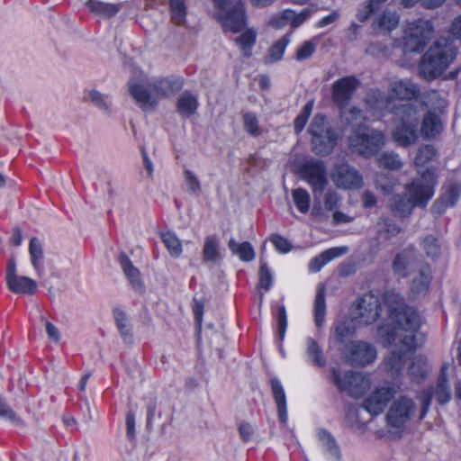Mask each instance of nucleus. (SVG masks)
I'll return each mask as SVG.
<instances>
[{
  "mask_svg": "<svg viewBox=\"0 0 461 461\" xmlns=\"http://www.w3.org/2000/svg\"><path fill=\"white\" fill-rule=\"evenodd\" d=\"M420 177L406 185L405 195H395L390 207L394 215L407 217L415 206L424 207L433 195L435 175L430 169L420 173Z\"/></svg>",
  "mask_w": 461,
  "mask_h": 461,
  "instance_id": "obj_1",
  "label": "nucleus"
},
{
  "mask_svg": "<svg viewBox=\"0 0 461 461\" xmlns=\"http://www.w3.org/2000/svg\"><path fill=\"white\" fill-rule=\"evenodd\" d=\"M357 316L345 315L336 320L332 325L331 334L339 346L346 347L347 341L357 334L358 324L375 323V293L370 291L359 296L356 302Z\"/></svg>",
  "mask_w": 461,
  "mask_h": 461,
  "instance_id": "obj_2",
  "label": "nucleus"
},
{
  "mask_svg": "<svg viewBox=\"0 0 461 461\" xmlns=\"http://www.w3.org/2000/svg\"><path fill=\"white\" fill-rule=\"evenodd\" d=\"M457 49L453 41L441 38L424 53L419 62V75L431 81L438 78L456 59Z\"/></svg>",
  "mask_w": 461,
  "mask_h": 461,
  "instance_id": "obj_3",
  "label": "nucleus"
},
{
  "mask_svg": "<svg viewBox=\"0 0 461 461\" xmlns=\"http://www.w3.org/2000/svg\"><path fill=\"white\" fill-rule=\"evenodd\" d=\"M397 123L392 132L393 141L403 148L413 145L419 138L420 113L418 108L409 102L394 106Z\"/></svg>",
  "mask_w": 461,
  "mask_h": 461,
  "instance_id": "obj_4",
  "label": "nucleus"
},
{
  "mask_svg": "<svg viewBox=\"0 0 461 461\" xmlns=\"http://www.w3.org/2000/svg\"><path fill=\"white\" fill-rule=\"evenodd\" d=\"M390 318L396 323L398 330L415 333L421 325V318L417 311L404 303L403 298L394 291H387L383 296Z\"/></svg>",
  "mask_w": 461,
  "mask_h": 461,
  "instance_id": "obj_5",
  "label": "nucleus"
},
{
  "mask_svg": "<svg viewBox=\"0 0 461 461\" xmlns=\"http://www.w3.org/2000/svg\"><path fill=\"white\" fill-rule=\"evenodd\" d=\"M360 84V80L356 76H345L334 81L331 86L332 101L342 111V117L345 118L348 126L357 125V121L362 117V111L356 106L348 111H343Z\"/></svg>",
  "mask_w": 461,
  "mask_h": 461,
  "instance_id": "obj_6",
  "label": "nucleus"
},
{
  "mask_svg": "<svg viewBox=\"0 0 461 461\" xmlns=\"http://www.w3.org/2000/svg\"><path fill=\"white\" fill-rule=\"evenodd\" d=\"M399 331L397 329L387 330L384 338V347L394 344L397 339H399L400 343L405 348L404 350H392L384 359V368L392 375H397L403 370L408 353L413 352L418 347L414 333L402 336Z\"/></svg>",
  "mask_w": 461,
  "mask_h": 461,
  "instance_id": "obj_7",
  "label": "nucleus"
},
{
  "mask_svg": "<svg viewBox=\"0 0 461 461\" xmlns=\"http://www.w3.org/2000/svg\"><path fill=\"white\" fill-rule=\"evenodd\" d=\"M311 136V149L317 156L331 154L338 144L339 135L334 129L328 125L327 116L316 113L308 128Z\"/></svg>",
  "mask_w": 461,
  "mask_h": 461,
  "instance_id": "obj_8",
  "label": "nucleus"
},
{
  "mask_svg": "<svg viewBox=\"0 0 461 461\" xmlns=\"http://www.w3.org/2000/svg\"><path fill=\"white\" fill-rule=\"evenodd\" d=\"M330 380L340 393H347L354 399L362 398L371 386L369 378L363 373L355 370L342 373L338 367L330 368Z\"/></svg>",
  "mask_w": 461,
  "mask_h": 461,
  "instance_id": "obj_9",
  "label": "nucleus"
},
{
  "mask_svg": "<svg viewBox=\"0 0 461 461\" xmlns=\"http://www.w3.org/2000/svg\"><path fill=\"white\" fill-rule=\"evenodd\" d=\"M214 7L218 10L215 17L221 23L224 32L238 33L247 27L246 8L242 2H237L227 10L231 0H212Z\"/></svg>",
  "mask_w": 461,
  "mask_h": 461,
  "instance_id": "obj_10",
  "label": "nucleus"
},
{
  "mask_svg": "<svg viewBox=\"0 0 461 461\" xmlns=\"http://www.w3.org/2000/svg\"><path fill=\"white\" fill-rule=\"evenodd\" d=\"M433 25L430 21L418 19L407 26L404 32L403 46L406 51L420 52L432 37Z\"/></svg>",
  "mask_w": 461,
  "mask_h": 461,
  "instance_id": "obj_11",
  "label": "nucleus"
},
{
  "mask_svg": "<svg viewBox=\"0 0 461 461\" xmlns=\"http://www.w3.org/2000/svg\"><path fill=\"white\" fill-rule=\"evenodd\" d=\"M340 351L346 362L354 367H364L375 360V347L363 340L349 341Z\"/></svg>",
  "mask_w": 461,
  "mask_h": 461,
  "instance_id": "obj_12",
  "label": "nucleus"
},
{
  "mask_svg": "<svg viewBox=\"0 0 461 461\" xmlns=\"http://www.w3.org/2000/svg\"><path fill=\"white\" fill-rule=\"evenodd\" d=\"M416 412V403L408 396H401L392 403L387 414L388 426L402 429Z\"/></svg>",
  "mask_w": 461,
  "mask_h": 461,
  "instance_id": "obj_13",
  "label": "nucleus"
},
{
  "mask_svg": "<svg viewBox=\"0 0 461 461\" xmlns=\"http://www.w3.org/2000/svg\"><path fill=\"white\" fill-rule=\"evenodd\" d=\"M5 282L7 288L18 294L32 295L37 292V282L28 276H18L16 268V260L11 257L6 263Z\"/></svg>",
  "mask_w": 461,
  "mask_h": 461,
  "instance_id": "obj_14",
  "label": "nucleus"
},
{
  "mask_svg": "<svg viewBox=\"0 0 461 461\" xmlns=\"http://www.w3.org/2000/svg\"><path fill=\"white\" fill-rule=\"evenodd\" d=\"M300 173L314 194L322 193L328 185L327 168L322 160H310L300 167Z\"/></svg>",
  "mask_w": 461,
  "mask_h": 461,
  "instance_id": "obj_15",
  "label": "nucleus"
},
{
  "mask_svg": "<svg viewBox=\"0 0 461 461\" xmlns=\"http://www.w3.org/2000/svg\"><path fill=\"white\" fill-rule=\"evenodd\" d=\"M331 179L337 187L345 190H357L363 186L361 174L348 163L336 164L331 172Z\"/></svg>",
  "mask_w": 461,
  "mask_h": 461,
  "instance_id": "obj_16",
  "label": "nucleus"
},
{
  "mask_svg": "<svg viewBox=\"0 0 461 461\" xmlns=\"http://www.w3.org/2000/svg\"><path fill=\"white\" fill-rule=\"evenodd\" d=\"M423 263L418 259L412 249H407L398 253L393 261V269L395 274L405 277L418 271Z\"/></svg>",
  "mask_w": 461,
  "mask_h": 461,
  "instance_id": "obj_17",
  "label": "nucleus"
},
{
  "mask_svg": "<svg viewBox=\"0 0 461 461\" xmlns=\"http://www.w3.org/2000/svg\"><path fill=\"white\" fill-rule=\"evenodd\" d=\"M148 86L158 98H165L176 95L184 86V79L177 76H169L149 82Z\"/></svg>",
  "mask_w": 461,
  "mask_h": 461,
  "instance_id": "obj_18",
  "label": "nucleus"
},
{
  "mask_svg": "<svg viewBox=\"0 0 461 461\" xmlns=\"http://www.w3.org/2000/svg\"><path fill=\"white\" fill-rule=\"evenodd\" d=\"M348 143L353 151L364 157L375 155V134L355 132L349 136Z\"/></svg>",
  "mask_w": 461,
  "mask_h": 461,
  "instance_id": "obj_19",
  "label": "nucleus"
},
{
  "mask_svg": "<svg viewBox=\"0 0 461 461\" xmlns=\"http://www.w3.org/2000/svg\"><path fill=\"white\" fill-rule=\"evenodd\" d=\"M129 90L134 100L140 104L142 110H146L148 107L154 109L158 102L151 96L152 91L149 86H144L133 80L129 82Z\"/></svg>",
  "mask_w": 461,
  "mask_h": 461,
  "instance_id": "obj_20",
  "label": "nucleus"
},
{
  "mask_svg": "<svg viewBox=\"0 0 461 461\" xmlns=\"http://www.w3.org/2000/svg\"><path fill=\"white\" fill-rule=\"evenodd\" d=\"M271 392L276 404L278 420L285 425L288 420L287 402L285 389L281 382L274 377L270 380Z\"/></svg>",
  "mask_w": 461,
  "mask_h": 461,
  "instance_id": "obj_21",
  "label": "nucleus"
},
{
  "mask_svg": "<svg viewBox=\"0 0 461 461\" xmlns=\"http://www.w3.org/2000/svg\"><path fill=\"white\" fill-rule=\"evenodd\" d=\"M118 260L125 276L129 280L132 288L136 291L143 292L144 284L141 280L140 272L137 267L133 266L131 260L126 255V253L121 252Z\"/></svg>",
  "mask_w": 461,
  "mask_h": 461,
  "instance_id": "obj_22",
  "label": "nucleus"
},
{
  "mask_svg": "<svg viewBox=\"0 0 461 461\" xmlns=\"http://www.w3.org/2000/svg\"><path fill=\"white\" fill-rule=\"evenodd\" d=\"M431 280L430 267L427 264L420 266L418 275L413 278L411 293L414 297L425 295L429 291Z\"/></svg>",
  "mask_w": 461,
  "mask_h": 461,
  "instance_id": "obj_23",
  "label": "nucleus"
},
{
  "mask_svg": "<svg viewBox=\"0 0 461 461\" xmlns=\"http://www.w3.org/2000/svg\"><path fill=\"white\" fill-rule=\"evenodd\" d=\"M347 247H334L328 249L314 257L310 263V267L314 271H320L325 265L332 261L333 259L347 253Z\"/></svg>",
  "mask_w": 461,
  "mask_h": 461,
  "instance_id": "obj_24",
  "label": "nucleus"
},
{
  "mask_svg": "<svg viewBox=\"0 0 461 461\" xmlns=\"http://www.w3.org/2000/svg\"><path fill=\"white\" fill-rule=\"evenodd\" d=\"M429 372L428 359L422 355H418L411 360L408 368V375L414 383L420 384Z\"/></svg>",
  "mask_w": 461,
  "mask_h": 461,
  "instance_id": "obj_25",
  "label": "nucleus"
},
{
  "mask_svg": "<svg viewBox=\"0 0 461 461\" xmlns=\"http://www.w3.org/2000/svg\"><path fill=\"white\" fill-rule=\"evenodd\" d=\"M460 192L461 187L458 185H450L440 198L435 202L433 210L438 214H441L447 207L455 205L460 195Z\"/></svg>",
  "mask_w": 461,
  "mask_h": 461,
  "instance_id": "obj_26",
  "label": "nucleus"
},
{
  "mask_svg": "<svg viewBox=\"0 0 461 461\" xmlns=\"http://www.w3.org/2000/svg\"><path fill=\"white\" fill-rule=\"evenodd\" d=\"M399 23V15L393 10L384 11L376 17V34H386L394 30Z\"/></svg>",
  "mask_w": 461,
  "mask_h": 461,
  "instance_id": "obj_27",
  "label": "nucleus"
},
{
  "mask_svg": "<svg viewBox=\"0 0 461 461\" xmlns=\"http://www.w3.org/2000/svg\"><path fill=\"white\" fill-rule=\"evenodd\" d=\"M313 317L315 326L321 329L326 318V298H325V288L322 285H319L316 291L313 305Z\"/></svg>",
  "mask_w": 461,
  "mask_h": 461,
  "instance_id": "obj_28",
  "label": "nucleus"
},
{
  "mask_svg": "<svg viewBox=\"0 0 461 461\" xmlns=\"http://www.w3.org/2000/svg\"><path fill=\"white\" fill-rule=\"evenodd\" d=\"M306 355L312 365L317 367H324L326 366V357L323 350L318 341L312 337L306 339Z\"/></svg>",
  "mask_w": 461,
  "mask_h": 461,
  "instance_id": "obj_29",
  "label": "nucleus"
},
{
  "mask_svg": "<svg viewBox=\"0 0 461 461\" xmlns=\"http://www.w3.org/2000/svg\"><path fill=\"white\" fill-rule=\"evenodd\" d=\"M29 254L31 258V263L36 271V273L41 276L44 271L43 267V249L41 243L36 237H32L29 243Z\"/></svg>",
  "mask_w": 461,
  "mask_h": 461,
  "instance_id": "obj_30",
  "label": "nucleus"
},
{
  "mask_svg": "<svg viewBox=\"0 0 461 461\" xmlns=\"http://www.w3.org/2000/svg\"><path fill=\"white\" fill-rule=\"evenodd\" d=\"M256 42L257 32L254 29H247L235 39V43L239 46L244 58H250L252 56V50Z\"/></svg>",
  "mask_w": 461,
  "mask_h": 461,
  "instance_id": "obj_31",
  "label": "nucleus"
},
{
  "mask_svg": "<svg viewBox=\"0 0 461 461\" xmlns=\"http://www.w3.org/2000/svg\"><path fill=\"white\" fill-rule=\"evenodd\" d=\"M177 111L182 117L193 116L198 108V101L195 96L188 92L183 93L177 99Z\"/></svg>",
  "mask_w": 461,
  "mask_h": 461,
  "instance_id": "obj_32",
  "label": "nucleus"
},
{
  "mask_svg": "<svg viewBox=\"0 0 461 461\" xmlns=\"http://www.w3.org/2000/svg\"><path fill=\"white\" fill-rule=\"evenodd\" d=\"M442 131V124L439 117L429 112L423 118L420 131L428 139L434 138Z\"/></svg>",
  "mask_w": 461,
  "mask_h": 461,
  "instance_id": "obj_33",
  "label": "nucleus"
},
{
  "mask_svg": "<svg viewBox=\"0 0 461 461\" xmlns=\"http://www.w3.org/2000/svg\"><path fill=\"white\" fill-rule=\"evenodd\" d=\"M228 247L243 262H250L255 258L254 248L249 241L238 243L234 239H230L228 242Z\"/></svg>",
  "mask_w": 461,
  "mask_h": 461,
  "instance_id": "obj_34",
  "label": "nucleus"
},
{
  "mask_svg": "<svg viewBox=\"0 0 461 461\" xmlns=\"http://www.w3.org/2000/svg\"><path fill=\"white\" fill-rule=\"evenodd\" d=\"M447 368V364H444L441 367L440 374L438 379V384L435 392L432 393L435 395L437 401L440 404L447 403L451 398L450 389L447 384L446 370Z\"/></svg>",
  "mask_w": 461,
  "mask_h": 461,
  "instance_id": "obj_35",
  "label": "nucleus"
},
{
  "mask_svg": "<svg viewBox=\"0 0 461 461\" xmlns=\"http://www.w3.org/2000/svg\"><path fill=\"white\" fill-rule=\"evenodd\" d=\"M376 160L380 167L389 171H398L403 166L400 156L393 151L381 152Z\"/></svg>",
  "mask_w": 461,
  "mask_h": 461,
  "instance_id": "obj_36",
  "label": "nucleus"
},
{
  "mask_svg": "<svg viewBox=\"0 0 461 461\" xmlns=\"http://www.w3.org/2000/svg\"><path fill=\"white\" fill-rule=\"evenodd\" d=\"M290 42L289 34H285L276 41L267 51L266 63H274L282 59L285 51Z\"/></svg>",
  "mask_w": 461,
  "mask_h": 461,
  "instance_id": "obj_37",
  "label": "nucleus"
},
{
  "mask_svg": "<svg viewBox=\"0 0 461 461\" xmlns=\"http://www.w3.org/2000/svg\"><path fill=\"white\" fill-rule=\"evenodd\" d=\"M399 391L400 386L396 384H387L380 388H376V415L383 411V406Z\"/></svg>",
  "mask_w": 461,
  "mask_h": 461,
  "instance_id": "obj_38",
  "label": "nucleus"
},
{
  "mask_svg": "<svg viewBox=\"0 0 461 461\" xmlns=\"http://www.w3.org/2000/svg\"><path fill=\"white\" fill-rule=\"evenodd\" d=\"M113 312L120 335L125 342L131 343L132 341V332L128 325L126 313L120 308H114Z\"/></svg>",
  "mask_w": 461,
  "mask_h": 461,
  "instance_id": "obj_39",
  "label": "nucleus"
},
{
  "mask_svg": "<svg viewBox=\"0 0 461 461\" xmlns=\"http://www.w3.org/2000/svg\"><path fill=\"white\" fill-rule=\"evenodd\" d=\"M86 6L90 12L111 18L119 12V7L116 5L103 3L98 0H87Z\"/></svg>",
  "mask_w": 461,
  "mask_h": 461,
  "instance_id": "obj_40",
  "label": "nucleus"
},
{
  "mask_svg": "<svg viewBox=\"0 0 461 461\" xmlns=\"http://www.w3.org/2000/svg\"><path fill=\"white\" fill-rule=\"evenodd\" d=\"M169 11L174 24L182 25L185 23L187 14L185 0H170Z\"/></svg>",
  "mask_w": 461,
  "mask_h": 461,
  "instance_id": "obj_41",
  "label": "nucleus"
},
{
  "mask_svg": "<svg viewBox=\"0 0 461 461\" xmlns=\"http://www.w3.org/2000/svg\"><path fill=\"white\" fill-rule=\"evenodd\" d=\"M318 436L319 439L322 441L329 455L336 461H339L340 459L341 454L335 438L325 429H320Z\"/></svg>",
  "mask_w": 461,
  "mask_h": 461,
  "instance_id": "obj_42",
  "label": "nucleus"
},
{
  "mask_svg": "<svg viewBox=\"0 0 461 461\" xmlns=\"http://www.w3.org/2000/svg\"><path fill=\"white\" fill-rule=\"evenodd\" d=\"M393 93L399 99L410 100L420 94L418 86L409 81H400L393 88Z\"/></svg>",
  "mask_w": 461,
  "mask_h": 461,
  "instance_id": "obj_43",
  "label": "nucleus"
},
{
  "mask_svg": "<svg viewBox=\"0 0 461 461\" xmlns=\"http://www.w3.org/2000/svg\"><path fill=\"white\" fill-rule=\"evenodd\" d=\"M161 240L173 258H179L183 252L182 243L172 231L162 233Z\"/></svg>",
  "mask_w": 461,
  "mask_h": 461,
  "instance_id": "obj_44",
  "label": "nucleus"
},
{
  "mask_svg": "<svg viewBox=\"0 0 461 461\" xmlns=\"http://www.w3.org/2000/svg\"><path fill=\"white\" fill-rule=\"evenodd\" d=\"M294 203L301 213H307L311 206V196L307 190L299 187L292 191Z\"/></svg>",
  "mask_w": 461,
  "mask_h": 461,
  "instance_id": "obj_45",
  "label": "nucleus"
},
{
  "mask_svg": "<svg viewBox=\"0 0 461 461\" xmlns=\"http://www.w3.org/2000/svg\"><path fill=\"white\" fill-rule=\"evenodd\" d=\"M314 106V100H309L303 107L300 113L294 121V131L296 134H300L305 128L307 122L312 113Z\"/></svg>",
  "mask_w": 461,
  "mask_h": 461,
  "instance_id": "obj_46",
  "label": "nucleus"
},
{
  "mask_svg": "<svg viewBox=\"0 0 461 461\" xmlns=\"http://www.w3.org/2000/svg\"><path fill=\"white\" fill-rule=\"evenodd\" d=\"M203 256L204 261L216 262L220 258V252L218 249V241L215 236H207L205 238Z\"/></svg>",
  "mask_w": 461,
  "mask_h": 461,
  "instance_id": "obj_47",
  "label": "nucleus"
},
{
  "mask_svg": "<svg viewBox=\"0 0 461 461\" xmlns=\"http://www.w3.org/2000/svg\"><path fill=\"white\" fill-rule=\"evenodd\" d=\"M437 158V150L432 145H425L418 149L414 163L418 167H424Z\"/></svg>",
  "mask_w": 461,
  "mask_h": 461,
  "instance_id": "obj_48",
  "label": "nucleus"
},
{
  "mask_svg": "<svg viewBox=\"0 0 461 461\" xmlns=\"http://www.w3.org/2000/svg\"><path fill=\"white\" fill-rule=\"evenodd\" d=\"M276 319L277 323L276 334L280 343H282L287 330V313L284 304L277 307Z\"/></svg>",
  "mask_w": 461,
  "mask_h": 461,
  "instance_id": "obj_49",
  "label": "nucleus"
},
{
  "mask_svg": "<svg viewBox=\"0 0 461 461\" xmlns=\"http://www.w3.org/2000/svg\"><path fill=\"white\" fill-rule=\"evenodd\" d=\"M422 247L426 255L429 258H437L440 254V244L432 235L426 236L422 241Z\"/></svg>",
  "mask_w": 461,
  "mask_h": 461,
  "instance_id": "obj_50",
  "label": "nucleus"
},
{
  "mask_svg": "<svg viewBox=\"0 0 461 461\" xmlns=\"http://www.w3.org/2000/svg\"><path fill=\"white\" fill-rule=\"evenodd\" d=\"M243 125L245 131L251 136L257 137L260 134L258 120L252 113H246L243 115Z\"/></svg>",
  "mask_w": 461,
  "mask_h": 461,
  "instance_id": "obj_51",
  "label": "nucleus"
},
{
  "mask_svg": "<svg viewBox=\"0 0 461 461\" xmlns=\"http://www.w3.org/2000/svg\"><path fill=\"white\" fill-rule=\"evenodd\" d=\"M294 16V11L291 9H285L283 12L273 15L269 21V24L276 28L280 29L285 27Z\"/></svg>",
  "mask_w": 461,
  "mask_h": 461,
  "instance_id": "obj_52",
  "label": "nucleus"
},
{
  "mask_svg": "<svg viewBox=\"0 0 461 461\" xmlns=\"http://www.w3.org/2000/svg\"><path fill=\"white\" fill-rule=\"evenodd\" d=\"M258 285L265 291H269L273 285V276L267 264H261L259 267Z\"/></svg>",
  "mask_w": 461,
  "mask_h": 461,
  "instance_id": "obj_53",
  "label": "nucleus"
},
{
  "mask_svg": "<svg viewBox=\"0 0 461 461\" xmlns=\"http://www.w3.org/2000/svg\"><path fill=\"white\" fill-rule=\"evenodd\" d=\"M270 241L273 243L276 249L281 253H288L292 249V245L289 240L280 234H272Z\"/></svg>",
  "mask_w": 461,
  "mask_h": 461,
  "instance_id": "obj_54",
  "label": "nucleus"
},
{
  "mask_svg": "<svg viewBox=\"0 0 461 461\" xmlns=\"http://www.w3.org/2000/svg\"><path fill=\"white\" fill-rule=\"evenodd\" d=\"M314 50H315L314 44L310 41H306L300 47H298L296 53H295V59L298 61L307 59L312 56V54L314 53Z\"/></svg>",
  "mask_w": 461,
  "mask_h": 461,
  "instance_id": "obj_55",
  "label": "nucleus"
},
{
  "mask_svg": "<svg viewBox=\"0 0 461 461\" xmlns=\"http://www.w3.org/2000/svg\"><path fill=\"white\" fill-rule=\"evenodd\" d=\"M184 174L189 191L194 194L200 192L201 185L195 175L188 169H186Z\"/></svg>",
  "mask_w": 461,
  "mask_h": 461,
  "instance_id": "obj_56",
  "label": "nucleus"
},
{
  "mask_svg": "<svg viewBox=\"0 0 461 461\" xmlns=\"http://www.w3.org/2000/svg\"><path fill=\"white\" fill-rule=\"evenodd\" d=\"M340 198L335 192H328L324 197V205L328 211H334L339 206Z\"/></svg>",
  "mask_w": 461,
  "mask_h": 461,
  "instance_id": "obj_57",
  "label": "nucleus"
},
{
  "mask_svg": "<svg viewBox=\"0 0 461 461\" xmlns=\"http://www.w3.org/2000/svg\"><path fill=\"white\" fill-rule=\"evenodd\" d=\"M375 14V0H368L364 9L358 10L357 18L360 23L366 22L372 14Z\"/></svg>",
  "mask_w": 461,
  "mask_h": 461,
  "instance_id": "obj_58",
  "label": "nucleus"
},
{
  "mask_svg": "<svg viewBox=\"0 0 461 461\" xmlns=\"http://www.w3.org/2000/svg\"><path fill=\"white\" fill-rule=\"evenodd\" d=\"M311 16L310 9H303L299 14H295L294 12V16L291 19V26L293 28H297L302 25L309 17Z\"/></svg>",
  "mask_w": 461,
  "mask_h": 461,
  "instance_id": "obj_59",
  "label": "nucleus"
},
{
  "mask_svg": "<svg viewBox=\"0 0 461 461\" xmlns=\"http://www.w3.org/2000/svg\"><path fill=\"white\" fill-rule=\"evenodd\" d=\"M239 433L244 442H249L252 439L254 430L252 426L248 422H242L239 425Z\"/></svg>",
  "mask_w": 461,
  "mask_h": 461,
  "instance_id": "obj_60",
  "label": "nucleus"
},
{
  "mask_svg": "<svg viewBox=\"0 0 461 461\" xmlns=\"http://www.w3.org/2000/svg\"><path fill=\"white\" fill-rule=\"evenodd\" d=\"M127 438L133 439L135 437V414L132 411H129L126 415Z\"/></svg>",
  "mask_w": 461,
  "mask_h": 461,
  "instance_id": "obj_61",
  "label": "nucleus"
},
{
  "mask_svg": "<svg viewBox=\"0 0 461 461\" xmlns=\"http://www.w3.org/2000/svg\"><path fill=\"white\" fill-rule=\"evenodd\" d=\"M361 408L370 415V420L375 418V392L371 393L363 402Z\"/></svg>",
  "mask_w": 461,
  "mask_h": 461,
  "instance_id": "obj_62",
  "label": "nucleus"
},
{
  "mask_svg": "<svg viewBox=\"0 0 461 461\" xmlns=\"http://www.w3.org/2000/svg\"><path fill=\"white\" fill-rule=\"evenodd\" d=\"M89 98L100 109L108 110V105L100 92L96 90L90 91Z\"/></svg>",
  "mask_w": 461,
  "mask_h": 461,
  "instance_id": "obj_63",
  "label": "nucleus"
},
{
  "mask_svg": "<svg viewBox=\"0 0 461 461\" xmlns=\"http://www.w3.org/2000/svg\"><path fill=\"white\" fill-rule=\"evenodd\" d=\"M339 18V13L338 11H333L330 14L323 16L319 20L317 26L320 28L326 27L334 22H336Z\"/></svg>",
  "mask_w": 461,
  "mask_h": 461,
  "instance_id": "obj_64",
  "label": "nucleus"
}]
</instances>
